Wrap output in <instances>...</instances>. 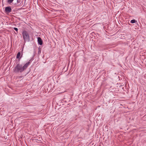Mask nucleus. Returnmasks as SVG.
<instances>
[{"mask_svg":"<svg viewBox=\"0 0 146 146\" xmlns=\"http://www.w3.org/2000/svg\"><path fill=\"white\" fill-rule=\"evenodd\" d=\"M23 36L24 41L29 42L30 41V37L28 32L26 31H24L22 33Z\"/></svg>","mask_w":146,"mask_h":146,"instance_id":"nucleus-2","label":"nucleus"},{"mask_svg":"<svg viewBox=\"0 0 146 146\" xmlns=\"http://www.w3.org/2000/svg\"><path fill=\"white\" fill-rule=\"evenodd\" d=\"M21 55V53L20 52H18L17 54V55L16 58H19V57Z\"/></svg>","mask_w":146,"mask_h":146,"instance_id":"nucleus-5","label":"nucleus"},{"mask_svg":"<svg viewBox=\"0 0 146 146\" xmlns=\"http://www.w3.org/2000/svg\"><path fill=\"white\" fill-rule=\"evenodd\" d=\"M21 1L20 0H17V3H19Z\"/></svg>","mask_w":146,"mask_h":146,"instance_id":"nucleus-10","label":"nucleus"},{"mask_svg":"<svg viewBox=\"0 0 146 146\" xmlns=\"http://www.w3.org/2000/svg\"><path fill=\"white\" fill-rule=\"evenodd\" d=\"M137 21L135 19H132L130 23H136Z\"/></svg>","mask_w":146,"mask_h":146,"instance_id":"nucleus-6","label":"nucleus"},{"mask_svg":"<svg viewBox=\"0 0 146 146\" xmlns=\"http://www.w3.org/2000/svg\"><path fill=\"white\" fill-rule=\"evenodd\" d=\"M14 0H7V3L9 4L12 3Z\"/></svg>","mask_w":146,"mask_h":146,"instance_id":"nucleus-7","label":"nucleus"},{"mask_svg":"<svg viewBox=\"0 0 146 146\" xmlns=\"http://www.w3.org/2000/svg\"><path fill=\"white\" fill-rule=\"evenodd\" d=\"M38 44L40 45H42L43 43V42L41 38L40 37H38L37 38Z\"/></svg>","mask_w":146,"mask_h":146,"instance_id":"nucleus-4","label":"nucleus"},{"mask_svg":"<svg viewBox=\"0 0 146 146\" xmlns=\"http://www.w3.org/2000/svg\"><path fill=\"white\" fill-rule=\"evenodd\" d=\"M30 63L31 60H30L23 66L21 64H17L13 69V71L15 73H22L26 69Z\"/></svg>","mask_w":146,"mask_h":146,"instance_id":"nucleus-1","label":"nucleus"},{"mask_svg":"<svg viewBox=\"0 0 146 146\" xmlns=\"http://www.w3.org/2000/svg\"><path fill=\"white\" fill-rule=\"evenodd\" d=\"M5 12L7 13H9L11 11V9L10 7H7L5 9Z\"/></svg>","mask_w":146,"mask_h":146,"instance_id":"nucleus-3","label":"nucleus"},{"mask_svg":"<svg viewBox=\"0 0 146 146\" xmlns=\"http://www.w3.org/2000/svg\"><path fill=\"white\" fill-rule=\"evenodd\" d=\"M25 1H26V0H25Z\"/></svg>","mask_w":146,"mask_h":146,"instance_id":"nucleus-11","label":"nucleus"},{"mask_svg":"<svg viewBox=\"0 0 146 146\" xmlns=\"http://www.w3.org/2000/svg\"><path fill=\"white\" fill-rule=\"evenodd\" d=\"M13 29L17 32L18 29L16 27H14L13 28Z\"/></svg>","mask_w":146,"mask_h":146,"instance_id":"nucleus-9","label":"nucleus"},{"mask_svg":"<svg viewBox=\"0 0 146 146\" xmlns=\"http://www.w3.org/2000/svg\"><path fill=\"white\" fill-rule=\"evenodd\" d=\"M41 52V49L40 48H38V54H40Z\"/></svg>","mask_w":146,"mask_h":146,"instance_id":"nucleus-8","label":"nucleus"}]
</instances>
